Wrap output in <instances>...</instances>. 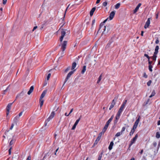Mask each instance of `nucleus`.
Segmentation results:
<instances>
[{
	"instance_id": "1",
	"label": "nucleus",
	"mask_w": 160,
	"mask_h": 160,
	"mask_svg": "<svg viewBox=\"0 0 160 160\" xmlns=\"http://www.w3.org/2000/svg\"><path fill=\"white\" fill-rule=\"evenodd\" d=\"M76 70V69L73 70V71H71L68 74L65 80L64 84L63 85V86H64L65 83L67 82V81L69 79L73 73Z\"/></svg>"
},
{
	"instance_id": "2",
	"label": "nucleus",
	"mask_w": 160,
	"mask_h": 160,
	"mask_svg": "<svg viewBox=\"0 0 160 160\" xmlns=\"http://www.w3.org/2000/svg\"><path fill=\"white\" fill-rule=\"evenodd\" d=\"M55 115V112L54 111L52 112L51 114L50 115V116L49 117V118H48L47 120L45 122V126H46L47 124V123L49 122L51 119H52L54 117V116Z\"/></svg>"
},
{
	"instance_id": "3",
	"label": "nucleus",
	"mask_w": 160,
	"mask_h": 160,
	"mask_svg": "<svg viewBox=\"0 0 160 160\" xmlns=\"http://www.w3.org/2000/svg\"><path fill=\"white\" fill-rule=\"evenodd\" d=\"M138 137V134H137L134 137L131 141L130 143L129 144V147H130L135 142Z\"/></svg>"
},
{
	"instance_id": "4",
	"label": "nucleus",
	"mask_w": 160,
	"mask_h": 160,
	"mask_svg": "<svg viewBox=\"0 0 160 160\" xmlns=\"http://www.w3.org/2000/svg\"><path fill=\"white\" fill-rule=\"evenodd\" d=\"M16 100L12 103H9L7 105V107H6V110H7V112H6V115L7 116H8L9 112V111L11 109V107L12 104V103L15 102V101Z\"/></svg>"
},
{
	"instance_id": "5",
	"label": "nucleus",
	"mask_w": 160,
	"mask_h": 160,
	"mask_svg": "<svg viewBox=\"0 0 160 160\" xmlns=\"http://www.w3.org/2000/svg\"><path fill=\"white\" fill-rule=\"evenodd\" d=\"M67 43V41H64L61 44V49L62 50V52L65 51L66 49Z\"/></svg>"
},
{
	"instance_id": "6",
	"label": "nucleus",
	"mask_w": 160,
	"mask_h": 160,
	"mask_svg": "<svg viewBox=\"0 0 160 160\" xmlns=\"http://www.w3.org/2000/svg\"><path fill=\"white\" fill-rule=\"evenodd\" d=\"M118 98H114L111 104L109 107V109L111 110L114 106L116 101L117 100Z\"/></svg>"
},
{
	"instance_id": "7",
	"label": "nucleus",
	"mask_w": 160,
	"mask_h": 160,
	"mask_svg": "<svg viewBox=\"0 0 160 160\" xmlns=\"http://www.w3.org/2000/svg\"><path fill=\"white\" fill-rule=\"evenodd\" d=\"M150 18H149L148 19L147 21L144 25V28H147L149 25L150 22Z\"/></svg>"
},
{
	"instance_id": "8",
	"label": "nucleus",
	"mask_w": 160,
	"mask_h": 160,
	"mask_svg": "<svg viewBox=\"0 0 160 160\" xmlns=\"http://www.w3.org/2000/svg\"><path fill=\"white\" fill-rule=\"evenodd\" d=\"M115 14V11L112 12L109 15V18L110 20H112Z\"/></svg>"
},
{
	"instance_id": "9",
	"label": "nucleus",
	"mask_w": 160,
	"mask_h": 160,
	"mask_svg": "<svg viewBox=\"0 0 160 160\" xmlns=\"http://www.w3.org/2000/svg\"><path fill=\"white\" fill-rule=\"evenodd\" d=\"M141 3H139L138 4V5L135 8V9L134 10H133V13H135L137 12V11L138 10L139 7L141 6Z\"/></svg>"
},
{
	"instance_id": "10",
	"label": "nucleus",
	"mask_w": 160,
	"mask_h": 160,
	"mask_svg": "<svg viewBox=\"0 0 160 160\" xmlns=\"http://www.w3.org/2000/svg\"><path fill=\"white\" fill-rule=\"evenodd\" d=\"M104 31L102 32V34H103L104 32L106 30V29H107V32H108L109 31L110 29V28L109 27V24H108V25H107L106 26H104Z\"/></svg>"
},
{
	"instance_id": "11",
	"label": "nucleus",
	"mask_w": 160,
	"mask_h": 160,
	"mask_svg": "<svg viewBox=\"0 0 160 160\" xmlns=\"http://www.w3.org/2000/svg\"><path fill=\"white\" fill-rule=\"evenodd\" d=\"M19 117L17 115L13 119V122L14 123L17 124V122L19 121Z\"/></svg>"
},
{
	"instance_id": "12",
	"label": "nucleus",
	"mask_w": 160,
	"mask_h": 160,
	"mask_svg": "<svg viewBox=\"0 0 160 160\" xmlns=\"http://www.w3.org/2000/svg\"><path fill=\"white\" fill-rule=\"evenodd\" d=\"M66 29H62L61 32V37H64L66 34Z\"/></svg>"
},
{
	"instance_id": "13",
	"label": "nucleus",
	"mask_w": 160,
	"mask_h": 160,
	"mask_svg": "<svg viewBox=\"0 0 160 160\" xmlns=\"http://www.w3.org/2000/svg\"><path fill=\"white\" fill-rule=\"evenodd\" d=\"M95 10H96L95 7L93 8L90 11V16L91 17L93 15V13H94V11H95Z\"/></svg>"
},
{
	"instance_id": "14",
	"label": "nucleus",
	"mask_w": 160,
	"mask_h": 160,
	"mask_svg": "<svg viewBox=\"0 0 160 160\" xmlns=\"http://www.w3.org/2000/svg\"><path fill=\"white\" fill-rule=\"evenodd\" d=\"M159 49V46H156L155 49V52H154V54L155 55H157L158 53V51Z\"/></svg>"
},
{
	"instance_id": "15",
	"label": "nucleus",
	"mask_w": 160,
	"mask_h": 160,
	"mask_svg": "<svg viewBox=\"0 0 160 160\" xmlns=\"http://www.w3.org/2000/svg\"><path fill=\"white\" fill-rule=\"evenodd\" d=\"M33 89L34 87L33 86H31L29 91L28 92V95H30L33 92Z\"/></svg>"
},
{
	"instance_id": "16",
	"label": "nucleus",
	"mask_w": 160,
	"mask_h": 160,
	"mask_svg": "<svg viewBox=\"0 0 160 160\" xmlns=\"http://www.w3.org/2000/svg\"><path fill=\"white\" fill-rule=\"evenodd\" d=\"M46 92H47V91H46V90L42 92V93L41 94V95L40 96V99H41V100L42 99V98H44V97L45 96Z\"/></svg>"
},
{
	"instance_id": "17",
	"label": "nucleus",
	"mask_w": 160,
	"mask_h": 160,
	"mask_svg": "<svg viewBox=\"0 0 160 160\" xmlns=\"http://www.w3.org/2000/svg\"><path fill=\"white\" fill-rule=\"evenodd\" d=\"M114 143L113 141L111 142L110 144L108 147V149L109 150H111L112 148V146L113 145Z\"/></svg>"
},
{
	"instance_id": "18",
	"label": "nucleus",
	"mask_w": 160,
	"mask_h": 160,
	"mask_svg": "<svg viewBox=\"0 0 160 160\" xmlns=\"http://www.w3.org/2000/svg\"><path fill=\"white\" fill-rule=\"evenodd\" d=\"M76 65L77 64L75 62H73L72 64L71 69L72 70H75L74 68L76 67Z\"/></svg>"
},
{
	"instance_id": "19",
	"label": "nucleus",
	"mask_w": 160,
	"mask_h": 160,
	"mask_svg": "<svg viewBox=\"0 0 160 160\" xmlns=\"http://www.w3.org/2000/svg\"><path fill=\"white\" fill-rule=\"evenodd\" d=\"M86 66H84L83 67L81 71V73L82 74H83L85 72L86 70Z\"/></svg>"
},
{
	"instance_id": "20",
	"label": "nucleus",
	"mask_w": 160,
	"mask_h": 160,
	"mask_svg": "<svg viewBox=\"0 0 160 160\" xmlns=\"http://www.w3.org/2000/svg\"><path fill=\"white\" fill-rule=\"evenodd\" d=\"M114 117V115H112L111 117L108 120V121L106 122L107 123L109 124V123L111 122V121L113 119Z\"/></svg>"
},
{
	"instance_id": "21",
	"label": "nucleus",
	"mask_w": 160,
	"mask_h": 160,
	"mask_svg": "<svg viewBox=\"0 0 160 160\" xmlns=\"http://www.w3.org/2000/svg\"><path fill=\"white\" fill-rule=\"evenodd\" d=\"M124 108V107L121 106L118 112L121 114Z\"/></svg>"
},
{
	"instance_id": "22",
	"label": "nucleus",
	"mask_w": 160,
	"mask_h": 160,
	"mask_svg": "<svg viewBox=\"0 0 160 160\" xmlns=\"http://www.w3.org/2000/svg\"><path fill=\"white\" fill-rule=\"evenodd\" d=\"M121 113L118 112L115 117V119L116 120H118L120 116L121 115Z\"/></svg>"
},
{
	"instance_id": "23",
	"label": "nucleus",
	"mask_w": 160,
	"mask_h": 160,
	"mask_svg": "<svg viewBox=\"0 0 160 160\" xmlns=\"http://www.w3.org/2000/svg\"><path fill=\"white\" fill-rule=\"evenodd\" d=\"M39 102H40V107L41 108L43 104V102H44V100H42V99H39Z\"/></svg>"
},
{
	"instance_id": "24",
	"label": "nucleus",
	"mask_w": 160,
	"mask_h": 160,
	"mask_svg": "<svg viewBox=\"0 0 160 160\" xmlns=\"http://www.w3.org/2000/svg\"><path fill=\"white\" fill-rule=\"evenodd\" d=\"M156 94L155 91L154 90L152 91L151 94L149 96V97L151 98L154 96Z\"/></svg>"
},
{
	"instance_id": "25",
	"label": "nucleus",
	"mask_w": 160,
	"mask_h": 160,
	"mask_svg": "<svg viewBox=\"0 0 160 160\" xmlns=\"http://www.w3.org/2000/svg\"><path fill=\"white\" fill-rule=\"evenodd\" d=\"M108 18L104 20L103 22H102L100 23V24L99 25V26H100V27H102V26H103L104 25V23H105L108 20Z\"/></svg>"
},
{
	"instance_id": "26",
	"label": "nucleus",
	"mask_w": 160,
	"mask_h": 160,
	"mask_svg": "<svg viewBox=\"0 0 160 160\" xmlns=\"http://www.w3.org/2000/svg\"><path fill=\"white\" fill-rule=\"evenodd\" d=\"M120 6V3H118L115 5V8L116 9H118L119 8Z\"/></svg>"
},
{
	"instance_id": "27",
	"label": "nucleus",
	"mask_w": 160,
	"mask_h": 160,
	"mask_svg": "<svg viewBox=\"0 0 160 160\" xmlns=\"http://www.w3.org/2000/svg\"><path fill=\"white\" fill-rule=\"evenodd\" d=\"M102 76V74H101L100 75V76L98 78V80L97 81V83H98L99 82H100V81H101V80Z\"/></svg>"
},
{
	"instance_id": "28",
	"label": "nucleus",
	"mask_w": 160,
	"mask_h": 160,
	"mask_svg": "<svg viewBox=\"0 0 160 160\" xmlns=\"http://www.w3.org/2000/svg\"><path fill=\"white\" fill-rule=\"evenodd\" d=\"M122 134V133L121 132H117L116 134L115 135V136L116 137H118V136H120Z\"/></svg>"
},
{
	"instance_id": "29",
	"label": "nucleus",
	"mask_w": 160,
	"mask_h": 160,
	"mask_svg": "<svg viewBox=\"0 0 160 160\" xmlns=\"http://www.w3.org/2000/svg\"><path fill=\"white\" fill-rule=\"evenodd\" d=\"M100 139H99V138H97L93 144L94 145L97 144Z\"/></svg>"
},
{
	"instance_id": "30",
	"label": "nucleus",
	"mask_w": 160,
	"mask_h": 160,
	"mask_svg": "<svg viewBox=\"0 0 160 160\" xmlns=\"http://www.w3.org/2000/svg\"><path fill=\"white\" fill-rule=\"evenodd\" d=\"M157 55H155L154 54L153 56L152 57V60L155 61L156 60V58L157 57Z\"/></svg>"
},
{
	"instance_id": "31",
	"label": "nucleus",
	"mask_w": 160,
	"mask_h": 160,
	"mask_svg": "<svg viewBox=\"0 0 160 160\" xmlns=\"http://www.w3.org/2000/svg\"><path fill=\"white\" fill-rule=\"evenodd\" d=\"M81 117H82V116H80V118H79L78 119H77V120L75 122V123H74V124H75V125H77L78 124V123L79 122V121H80V119H81Z\"/></svg>"
},
{
	"instance_id": "32",
	"label": "nucleus",
	"mask_w": 160,
	"mask_h": 160,
	"mask_svg": "<svg viewBox=\"0 0 160 160\" xmlns=\"http://www.w3.org/2000/svg\"><path fill=\"white\" fill-rule=\"evenodd\" d=\"M70 67H68L64 71V72L65 73H67L68 72L70 69Z\"/></svg>"
},
{
	"instance_id": "33",
	"label": "nucleus",
	"mask_w": 160,
	"mask_h": 160,
	"mask_svg": "<svg viewBox=\"0 0 160 160\" xmlns=\"http://www.w3.org/2000/svg\"><path fill=\"white\" fill-rule=\"evenodd\" d=\"M156 137L157 138H160V134L158 132H156Z\"/></svg>"
},
{
	"instance_id": "34",
	"label": "nucleus",
	"mask_w": 160,
	"mask_h": 160,
	"mask_svg": "<svg viewBox=\"0 0 160 160\" xmlns=\"http://www.w3.org/2000/svg\"><path fill=\"white\" fill-rule=\"evenodd\" d=\"M127 100H126L124 101V102H123V103L122 105L121 106L124 107L126 105V104L127 102Z\"/></svg>"
},
{
	"instance_id": "35",
	"label": "nucleus",
	"mask_w": 160,
	"mask_h": 160,
	"mask_svg": "<svg viewBox=\"0 0 160 160\" xmlns=\"http://www.w3.org/2000/svg\"><path fill=\"white\" fill-rule=\"evenodd\" d=\"M135 131V130H133L132 129L131 132H130L129 133V135L131 136H132L133 134Z\"/></svg>"
},
{
	"instance_id": "36",
	"label": "nucleus",
	"mask_w": 160,
	"mask_h": 160,
	"mask_svg": "<svg viewBox=\"0 0 160 160\" xmlns=\"http://www.w3.org/2000/svg\"><path fill=\"white\" fill-rule=\"evenodd\" d=\"M148 68L149 71L151 72H152V65H149Z\"/></svg>"
},
{
	"instance_id": "37",
	"label": "nucleus",
	"mask_w": 160,
	"mask_h": 160,
	"mask_svg": "<svg viewBox=\"0 0 160 160\" xmlns=\"http://www.w3.org/2000/svg\"><path fill=\"white\" fill-rule=\"evenodd\" d=\"M70 4H69L68 5V6L67 7V8H66V10L65 11V14H64V15H65V14H66V12L67 11V10L68 9H70V8H70H69V7L70 6Z\"/></svg>"
},
{
	"instance_id": "38",
	"label": "nucleus",
	"mask_w": 160,
	"mask_h": 160,
	"mask_svg": "<svg viewBox=\"0 0 160 160\" xmlns=\"http://www.w3.org/2000/svg\"><path fill=\"white\" fill-rule=\"evenodd\" d=\"M107 128H106L105 127H104V128H103L102 131V132H103V134H104V132H106Z\"/></svg>"
},
{
	"instance_id": "39",
	"label": "nucleus",
	"mask_w": 160,
	"mask_h": 160,
	"mask_svg": "<svg viewBox=\"0 0 160 160\" xmlns=\"http://www.w3.org/2000/svg\"><path fill=\"white\" fill-rule=\"evenodd\" d=\"M152 81L150 80L147 83V85L148 86H150L151 83H152Z\"/></svg>"
},
{
	"instance_id": "40",
	"label": "nucleus",
	"mask_w": 160,
	"mask_h": 160,
	"mask_svg": "<svg viewBox=\"0 0 160 160\" xmlns=\"http://www.w3.org/2000/svg\"><path fill=\"white\" fill-rule=\"evenodd\" d=\"M102 153L100 155H99V156H98V159L101 160V159L102 157Z\"/></svg>"
},
{
	"instance_id": "41",
	"label": "nucleus",
	"mask_w": 160,
	"mask_h": 160,
	"mask_svg": "<svg viewBox=\"0 0 160 160\" xmlns=\"http://www.w3.org/2000/svg\"><path fill=\"white\" fill-rule=\"evenodd\" d=\"M144 56L148 58V60H150V57H149L148 54H145L144 55Z\"/></svg>"
},
{
	"instance_id": "42",
	"label": "nucleus",
	"mask_w": 160,
	"mask_h": 160,
	"mask_svg": "<svg viewBox=\"0 0 160 160\" xmlns=\"http://www.w3.org/2000/svg\"><path fill=\"white\" fill-rule=\"evenodd\" d=\"M102 134H103V132H102H102L99 133V136L97 138H99L100 139Z\"/></svg>"
},
{
	"instance_id": "43",
	"label": "nucleus",
	"mask_w": 160,
	"mask_h": 160,
	"mask_svg": "<svg viewBox=\"0 0 160 160\" xmlns=\"http://www.w3.org/2000/svg\"><path fill=\"white\" fill-rule=\"evenodd\" d=\"M107 2H105L102 3V5L104 7H105L107 5Z\"/></svg>"
},
{
	"instance_id": "44",
	"label": "nucleus",
	"mask_w": 160,
	"mask_h": 160,
	"mask_svg": "<svg viewBox=\"0 0 160 160\" xmlns=\"http://www.w3.org/2000/svg\"><path fill=\"white\" fill-rule=\"evenodd\" d=\"M14 143V142H13V140L12 139L10 142V143H9V145L10 146H11V145H12V144H13V143Z\"/></svg>"
},
{
	"instance_id": "45",
	"label": "nucleus",
	"mask_w": 160,
	"mask_h": 160,
	"mask_svg": "<svg viewBox=\"0 0 160 160\" xmlns=\"http://www.w3.org/2000/svg\"><path fill=\"white\" fill-rule=\"evenodd\" d=\"M51 76V73H49L48 74L47 77V79L48 80L49 79Z\"/></svg>"
},
{
	"instance_id": "46",
	"label": "nucleus",
	"mask_w": 160,
	"mask_h": 160,
	"mask_svg": "<svg viewBox=\"0 0 160 160\" xmlns=\"http://www.w3.org/2000/svg\"><path fill=\"white\" fill-rule=\"evenodd\" d=\"M125 129L126 128L125 127H122L121 132H122V133L123 132H124L125 130Z\"/></svg>"
},
{
	"instance_id": "47",
	"label": "nucleus",
	"mask_w": 160,
	"mask_h": 160,
	"mask_svg": "<svg viewBox=\"0 0 160 160\" xmlns=\"http://www.w3.org/2000/svg\"><path fill=\"white\" fill-rule=\"evenodd\" d=\"M137 126L133 125V127H132V129L135 131V129H136V128H137Z\"/></svg>"
},
{
	"instance_id": "48",
	"label": "nucleus",
	"mask_w": 160,
	"mask_h": 160,
	"mask_svg": "<svg viewBox=\"0 0 160 160\" xmlns=\"http://www.w3.org/2000/svg\"><path fill=\"white\" fill-rule=\"evenodd\" d=\"M12 148V147H11L8 150V152H9V155L11 154V149Z\"/></svg>"
},
{
	"instance_id": "49",
	"label": "nucleus",
	"mask_w": 160,
	"mask_h": 160,
	"mask_svg": "<svg viewBox=\"0 0 160 160\" xmlns=\"http://www.w3.org/2000/svg\"><path fill=\"white\" fill-rule=\"evenodd\" d=\"M148 62L149 65H152L151 64L152 63V61H150V60H148Z\"/></svg>"
},
{
	"instance_id": "50",
	"label": "nucleus",
	"mask_w": 160,
	"mask_h": 160,
	"mask_svg": "<svg viewBox=\"0 0 160 160\" xmlns=\"http://www.w3.org/2000/svg\"><path fill=\"white\" fill-rule=\"evenodd\" d=\"M143 77L146 78H147L148 77V75L146 74L145 72H144L143 73Z\"/></svg>"
},
{
	"instance_id": "51",
	"label": "nucleus",
	"mask_w": 160,
	"mask_h": 160,
	"mask_svg": "<svg viewBox=\"0 0 160 160\" xmlns=\"http://www.w3.org/2000/svg\"><path fill=\"white\" fill-rule=\"evenodd\" d=\"M2 3H3V4H4V5H5L6 3V2H7V0H2Z\"/></svg>"
},
{
	"instance_id": "52",
	"label": "nucleus",
	"mask_w": 160,
	"mask_h": 160,
	"mask_svg": "<svg viewBox=\"0 0 160 160\" xmlns=\"http://www.w3.org/2000/svg\"><path fill=\"white\" fill-rule=\"evenodd\" d=\"M76 126V125H75V124H74L72 128V130H74Z\"/></svg>"
},
{
	"instance_id": "53",
	"label": "nucleus",
	"mask_w": 160,
	"mask_h": 160,
	"mask_svg": "<svg viewBox=\"0 0 160 160\" xmlns=\"http://www.w3.org/2000/svg\"><path fill=\"white\" fill-rule=\"evenodd\" d=\"M140 116H139L138 118L137 119V120L136 121V122H138L139 123V122L140 121Z\"/></svg>"
},
{
	"instance_id": "54",
	"label": "nucleus",
	"mask_w": 160,
	"mask_h": 160,
	"mask_svg": "<svg viewBox=\"0 0 160 160\" xmlns=\"http://www.w3.org/2000/svg\"><path fill=\"white\" fill-rule=\"evenodd\" d=\"M140 116H139L138 118L137 119V120L136 121V122H138L139 123V122L140 121Z\"/></svg>"
},
{
	"instance_id": "55",
	"label": "nucleus",
	"mask_w": 160,
	"mask_h": 160,
	"mask_svg": "<svg viewBox=\"0 0 160 160\" xmlns=\"http://www.w3.org/2000/svg\"><path fill=\"white\" fill-rule=\"evenodd\" d=\"M22 112H21L17 116H18L19 117H20L22 115Z\"/></svg>"
},
{
	"instance_id": "56",
	"label": "nucleus",
	"mask_w": 160,
	"mask_h": 160,
	"mask_svg": "<svg viewBox=\"0 0 160 160\" xmlns=\"http://www.w3.org/2000/svg\"><path fill=\"white\" fill-rule=\"evenodd\" d=\"M31 157L30 156H29L28 157L26 160H31Z\"/></svg>"
},
{
	"instance_id": "57",
	"label": "nucleus",
	"mask_w": 160,
	"mask_h": 160,
	"mask_svg": "<svg viewBox=\"0 0 160 160\" xmlns=\"http://www.w3.org/2000/svg\"><path fill=\"white\" fill-rule=\"evenodd\" d=\"M63 38L64 37H61V36L60 37V41L61 42L62 41Z\"/></svg>"
},
{
	"instance_id": "58",
	"label": "nucleus",
	"mask_w": 160,
	"mask_h": 160,
	"mask_svg": "<svg viewBox=\"0 0 160 160\" xmlns=\"http://www.w3.org/2000/svg\"><path fill=\"white\" fill-rule=\"evenodd\" d=\"M159 40L158 39V38H157V40H156V41H155V43L156 44H158L159 43Z\"/></svg>"
},
{
	"instance_id": "59",
	"label": "nucleus",
	"mask_w": 160,
	"mask_h": 160,
	"mask_svg": "<svg viewBox=\"0 0 160 160\" xmlns=\"http://www.w3.org/2000/svg\"><path fill=\"white\" fill-rule=\"evenodd\" d=\"M157 142H154L153 143V145L154 147H156L157 145Z\"/></svg>"
},
{
	"instance_id": "60",
	"label": "nucleus",
	"mask_w": 160,
	"mask_h": 160,
	"mask_svg": "<svg viewBox=\"0 0 160 160\" xmlns=\"http://www.w3.org/2000/svg\"><path fill=\"white\" fill-rule=\"evenodd\" d=\"M138 122H136L135 121V123H134V125H135V126H138Z\"/></svg>"
},
{
	"instance_id": "61",
	"label": "nucleus",
	"mask_w": 160,
	"mask_h": 160,
	"mask_svg": "<svg viewBox=\"0 0 160 160\" xmlns=\"http://www.w3.org/2000/svg\"><path fill=\"white\" fill-rule=\"evenodd\" d=\"M13 126H14V124L12 123L11 125V127H10V129L12 130V128H13Z\"/></svg>"
},
{
	"instance_id": "62",
	"label": "nucleus",
	"mask_w": 160,
	"mask_h": 160,
	"mask_svg": "<svg viewBox=\"0 0 160 160\" xmlns=\"http://www.w3.org/2000/svg\"><path fill=\"white\" fill-rule=\"evenodd\" d=\"M95 22V19H93L92 21V26L93 24Z\"/></svg>"
},
{
	"instance_id": "63",
	"label": "nucleus",
	"mask_w": 160,
	"mask_h": 160,
	"mask_svg": "<svg viewBox=\"0 0 160 160\" xmlns=\"http://www.w3.org/2000/svg\"><path fill=\"white\" fill-rule=\"evenodd\" d=\"M73 108H72L71 110L69 113L68 114L69 115L72 112V111H73Z\"/></svg>"
},
{
	"instance_id": "64",
	"label": "nucleus",
	"mask_w": 160,
	"mask_h": 160,
	"mask_svg": "<svg viewBox=\"0 0 160 160\" xmlns=\"http://www.w3.org/2000/svg\"><path fill=\"white\" fill-rule=\"evenodd\" d=\"M157 124H158V125H160V120H159L158 121V123H157Z\"/></svg>"
}]
</instances>
